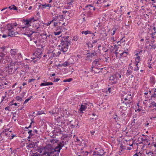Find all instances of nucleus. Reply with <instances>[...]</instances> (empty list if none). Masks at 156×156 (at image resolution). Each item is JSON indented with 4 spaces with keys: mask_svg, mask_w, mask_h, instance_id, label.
Returning a JSON list of instances; mask_svg holds the SVG:
<instances>
[{
    "mask_svg": "<svg viewBox=\"0 0 156 156\" xmlns=\"http://www.w3.org/2000/svg\"><path fill=\"white\" fill-rule=\"evenodd\" d=\"M90 55L91 57H93L94 56H98V54L96 52V51H94L93 52L90 53Z\"/></svg>",
    "mask_w": 156,
    "mask_h": 156,
    "instance_id": "nucleus-23",
    "label": "nucleus"
},
{
    "mask_svg": "<svg viewBox=\"0 0 156 156\" xmlns=\"http://www.w3.org/2000/svg\"><path fill=\"white\" fill-rule=\"evenodd\" d=\"M149 140L147 139L146 138H145L144 139V144L145 145H146L147 144V143L148 142Z\"/></svg>",
    "mask_w": 156,
    "mask_h": 156,
    "instance_id": "nucleus-34",
    "label": "nucleus"
},
{
    "mask_svg": "<svg viewBox=\"0 0 156 156\" xmlns=\"http://www.w3.org/2000/svg\"><path fill=\"white\" fill-rule=\"evenodd\" d=\"M140 58V57L139 56H138L136 58L135 60H136V62L137 63L136 64V66H137V65H138V63L139 62Z\"/></svg>",
    "mask_w": 156,
    "mask_h": 156,
    "instance_id": "nucleus-31",
    "label": "nucleus"
},
{
    "mask_svg": "<svg viewBox=\"0 0 156 156\" xmlns=\"http://www.w3.org/2000/svg\"><path fill=\"white\" fill-rule=\"evenodd\" d=\"M93 155L94 156H102V155L100 154L99 152H98V151H94Z\"/></svg>",
    "mask_w": 156,
    "mask_h": 156,
    "instance_id": "nucleus-18",
    "label": "nucleus"
},
{
    "mask_svg": "<svg viewBox=\"0 0 156 156\" xmlns=\"http://www.w3.org/2000/svg\"><path fill=\"white\" fill-rule=\"evenodd\" d=\"M53 21H58V20L57 18V17L55 16L54 17L53 19Z\"/></svg>",
    "mask_w": 156,
    "mask_h": 156,
    "instance_id": "nucleus-52",
    "label": "nucleus"
},
{
    "mask_svg": "<svg viewBox=\"0 0 156 156\" xmlns=\"http://www.w3.org/2000/svg\"><path fill=\"white\" fill-rule=\"evenodd\" d=\"M53 84V83L52 82H46V83H41V86H48L49 85H52Z\"/></svg>",
    "mask_w": 156,
    "mask_h": 156,
    "instance_id": "nucleus-14",
    "label": "nucleus"
},
{
    "mask_svg": "<svg viewBox=\"0 0 156 156\" xmlns=\"http://www.w3.org/2000/svg\"><path fill=\"white\" fill-rule=\"evenodd\" d=\"M95 6L96 7V8L97 9H100V7H101V5H100L98 4H95Z\"/></svg>",
    "mask_w": 156,
    "mask_h": 156,
    "instance_id": "nucleus-38",
    "label": "nucleus"
},
{
    "mask_svg": "<svg viewBox=\"0 0 156 156\" xmlns=\"http://www.w3.org/2000/svg\"><path fill=\"white\" fill-rule=\"evenodd\" d=\"M35 79H30L28 81V82L29 83H31V82L35 80Z\"/></svg>",
    "mask_w": 156,
    "mask_h": 156,
    "instance_id": "nucleus-48",
    "label": "nucleus"
},
{
    "mask_svg": "<svg viewBox=\"0 0 156 156\" xmlns=\"http://www.w3.org/2000/svg\"><path fill=\"white\" fill-rule=\"evenodd\" d=\"M152 5H153V6L154 7H155V9H156V4L155 3H153Z\"/></svg>",
    "mask_w": 156,
    "mask_h": 156,
    "instance_id": "nucleus-64",
    "label": "nucleus"
},
{
    "mask_svg": "<svg viewBox=\"0 0 156 156\" xmlns=\"http://www.w3.org/2000/svg\"><path fill=\"white\" fill-rule=\"evenodd\" d=\"M96 3L100 5L101 4V0H98Z\"/></svg>",
    "mask_w": 156,
    "mask_h": 156,
    "instance_id": "nucleus-58",
    "label": "nucleus"
},
{
    "mask_svg": "<svg viewBox=\"0 0 156 156\" xmlns=\"http://www.w3.org/2000/svg\"><path fill=\"white\" fill-rule=\"evenodd\" d=\"M97 41H98V40H94L92 41V44H94L95 43H97Z\"/></svg>",
    "mask_w": 156,
    "mask_h": 156,
    "instance_id": "nucleus-61",
    "label": "nucleus"
},
{
    "mask_svg": "<svg viewBox=\"0 0 156 156\" xmlns=\"http://www.w3.org/2000/svg\"><path fill=\"white\" fill-rule=\"evenodd\" d=\"M11 53L12 55H15L16 52L14 51H12V50H11Z\"/></svg>",
    "mask_w": 156,
    "mask_h": 156,
    "instance_id": "nucleus-60",
    "label": "nucleus"
},
{
    "mask_svg": "<svg viewBox=\"0 0 156 156\" xmlns=\"http://www.w3.org/2000/svg\"><path fill=\"white\" fill-rule=\"evenodd\" d=\"M147 154L149 156H156V153L152 151H150Z\"/></svg>",
    "mask_w": 156,
    "mask_h": 156,
    "instance_id": "nucleus-20",
    "label": "nucleus"
},
{
    "mask_svg": "<svg viewBox=\"0 0 156 156\" xmlns=\"http://www.w3.org/2000/svg\"><path fill=\"white\" fill-rule=\"evenodd\" d=\"M87 44L89 48H92L93 47V45H92V44H91L90 42L87 43Z\"/></svg>",
    "mask_w": 156,
    "mask_h": 156,
    "instance_id": "nucleus-28",
    "label": "nucleus"
},
{
    "mask_svg": "<svg viewBox=\"0 0 156 156\" xmlns=\"http://www.w3.org/2000/svg\"><path fill=\"white\" fill-rule=\"evenodd\" d=\"M114 119L115 120H117L118 121H119V116L118 117L117 115H115V116H114Z\"/></svg>",
    "mask_w": 156,
    "mask_h": 156,
    "instance_id": "nucleus-39",
    "label": "nucleus"
},
{
    "mask_svg": "<svg viewBox=\"0 0 156 156\" xmlns=\"http://www.w3.org/2000/svg\"><path fill=\"white\" fill-rule=\"evenodd\" d=\"M63 12L65 13V16H69L70 15V13L67 11H64Z\"/></svg>",
    "mask_w": 156,
    "mask_h": 156,
    "instance_id": "nucleus-40",
    "label": "nucleus"
},
{
    "mask_svg": "<svg viewBox=\"0 0 156 156\" xmlns=\"http://www.w3.org/2000/svg\"><path fill=\"white\" fill-rule=\"evenodd\" d=\"M59 18L58 19V21H62L64 19V17L63 15H59Z\"/></svg>",
    "mask_w": 156,
    "mask_h": 156,
    "instance_id": "nucleus-24",
    "label": "nucleus"
},
{
    "mask_svg": "<svg viewBox=\"0 0 156 156\" xmlns=\"http://www.w3.org/2000/svg\"><path fill=\"white\" fill-rule=\"evenodd\" d=\"M120 94L122 101L124 99L125 101L128 100V101H129L132 97L131 93L129 92L122 91L120 92Z\"/></svg>",
    "mask_w": 156,
    "mask_h": 156,
    "instance_id": "nucleus-3",
    "label": "nucleus"
},
{
    "mask_svg": "<svg viewBox=\"0 0 156 156\" xmlns=\"http://www.w3.org/2000/svg\"><path fill=\"white\" fill-rule=\"evenodd\" d=\"M119 78H117L115 75L111 76L109 78V82L112 84H115L117 83Z\"/></svg>",
    "mask_w": 156,
    "mask_h": 156,
    "instance_id": "nucleus-4",
    "label": "nucleus"
},
{
    "mask_svg": "<svg viewBox=\"0 0 156 156\" xmlns=\"http://www.w3.org/2000/svg\"><path fill=\"white\" fill-rule=\"evenodd\" d=\"M133 71V70L128 69L127 70L126 75L127 76H129L130 75L132 74Z\"/></svg>",
    "mask_w": 156,
    "mask_h": 156,
    "instance_id": "nucleus-22",
    "label": "nucleus"
},
{
    "mask_svg": "<svg viewBox=\"0 0 156 156\" xmlns=\"http://www.w3.org/2000/svg\"><path fill=\"white\" fill-rule=\"evenodd\" d=\"M36 20H35L34 18H31L29 20H26L24 21L25 24L27 25V26L29 27L30 26V24L31 23L32 21L34 22Z\"/></svg>",
    "mask_w": 156,
    "mask_h": 156,
    "instance_id": "nucleus-6",
    "label": "nucleus"
},
{
    "mask_svg": "<svg viewBox=\"0 0 156 156\" xmlns=\"http://www.w3.org/2000/svg\"><path fill=\"white\" fill-rule=\"evenodd\" d=\"M13 68L11 66L8 67V73H12Z\"/></svg>",
    "mask_w": 156,
    "mask_h": 156,
    "instance_id": "nucleus-29",
    "label": "nucleus"
},
{
    "mask_svg": "<svg viewBox=\"0 0 156 156\" xmlns=\"http://www.w3.org/2000/svg\"><path fill=\"white\" fill-rule=\"evenodd\" d=\"M126 116V114L124 113L122 111L120 112V114L119 115V119H122L123 117Z\"/></svg>",
    "mask_w": 156,
    "mask_h": 156,
    "instance_id": "nucleus-11",
    "label": "nucleus"
},
{
    "mask_svg": "<svg viewBox=\"0 0 156 156\" xmlns=\"http://www.w3.org/2000/svg\"><path fill=\"white\" fill-rule=\"evenodd\" d=\"M46 36L45 38V40L47 41V40L50 38V36H51V35L50 34H49L48 35L47 34V36Z\"/></svg>",
    "mask_w": 156,
    "mask_h": 156,
    "instance_id": "nucleus-37",
    "label": "nucleus"
},
{
    "mask_svg": "<svg viewBox=\"0 0 156 156\" xmlns=\"http://www.w3.org/2000/svg\"><path fill=\"white\" fill-rule=\"evenodd\" d=\"M70 65V64L68 62H64L62 64V66H64V67H65L66 66H69Z\"/></svg>",
    "mask_w": 156,
    "mask_h": 156,
    "instance_id": "nucleus-25",
    "label": "nucleus"
},
{
    "mask_svg": "<svg viewBox=\"0 0 156 156\" xmlns=\"http://www.w3.org/2000/svg\"><path fill=\"white\" fill-rule=\"evenodd\" d=\"M58 23L56 22H54V26H55V27L56 26H57L58 25Z\"/></svg>",
    "mask_w": 156,
    "mask_h": 156,
    "instance_id": "nucleus-63",
    "label": "nucleus"
},
{
    "mask_svg": "<svg viewBox=\"0 0 156 156\" xmlns=\"http://www.w3.org/2000/svg\"><path fill=\"white\" fill-rule=\"evenodd\" d=\"M39 33V31L38 30L36 31H33L32 30L31 31V33H30L29 34H26V33H24L23 34L27 35L28 37H30L31 35L32 34L34 33Z\"/></svg>",
    "mask_w": 156,
    "mask_h": 156,
    "instance_id": "nucleus-16",
    "label": "nucleus"
},
{
    "mask_svg": "<svg viewBox=\"0 0 156 156\" xmlns=\"http://www.w3.org/2000/svg\"><path fill=\"white\" fill-rule=\"evenodd\" d=\"M14 101H12L9 104V106H11L13 105H14L15 106H17V103H15L14 104H13L12 103Z\"/></svg>",
    "mask_w": 156,
    "mask_h": 156,
    "instance_id": "nucleus-47",
    "label": "nucleus"
},
{
    "mask_svg": "<svg viewBox=\"0 0 156 156\" xmlns=\"http://www.w3.org/2000/svg\"><path fill=\"white\" fill-rule=\"evenodd\" d=\"M45 149H46L47 153L49 154H55V152H56L57 154H58L60 152V150L61 149V147H59L58 145L55 148L49 147H46Z\"/></svg>",
    "mask_w": 156,
    "mask_h": 156,
    "instance_id": "nucleus-2",
    "label": "nucleus"
},
{
    "mask_svg": "<svg viewBox=\"0 0 156 156\" xmlns=\"http://www.w3.org/2000/svg\"><path fill=\"white\" fill-rule=\"evenodd\" d=\"M9 8L10 9H13L14 10H17L18 8L15 6L14 5H11L9 7Z\"/></svg>",
    "mask_w": 156,
    "mask_h": 156,
    "instance_id": "nucleus-21",
    "label": "nucleus"
},
{
    "mask_svg": "<svg viewBox=\"0 0 156 156\" xmlns=\"http://www.w3.org/2000/svg\"><path fill=\"white\" fill-rule=\"evenodd\" d=\"M128 69H130V70H133V67H132L131 66H130L128 67Z\"/></svg>",
    "mask_w": 156,
    "mask_h": 156,
    "instance_id": "nucleus-57",
    "label": "nucleus"
},
{
    "mask_svg": "<svg viewBox=\"0 0 156 156\" xmlns=\"http://www.w3.org/2000/svg\"><path fill=\"white\" fill-rule=\"evenodd\" d=\"M78 39V37L77 36H75L73 37V40L76 41Z\"/></svg>",
    "mask_w": 156,
    "mask_h": 156,
    "instance_id": "nucleus-44",
    "label": "nucleus"
},
{
    "mask_svg": "<svg viewBox=\"0 0 156 156\" xmlns=\"http://www.w3.org/2000/svg\"><path fill=\"white\" fill-rule=\"evenodd\" d=\"M32 96H30V98H27V99H26L25 100L23 104H25V103H27V102H28L30 99L31 98H32Z\"/></svg>",
    "mask_w": 156,
    "mask_h": 156,
    "instance_id": "nucleus-41",
    "label": "nucleus"
},
{
    "mask_svg": "<svg viewBox=\"0 0 156 156\" xmlns=\"http://www.w3.org/2000/svg\"><path fill=\"white\" fill-rule=\"evenodd\" d=\"M31 156H40V154L37 152H36L35 153H33V155Z\"/></svg>",
    "mask_w": 156,
    "mask_h": 156,
    "instance_id": "nucleus-42",
    "label": "nucleus"
},
{
    "mask_svg": "<svg viewBox=\"0 0 156 156\" xmlns=\"http://www.w3.org/2000/svg\"><path fill=\"white\" fill-rule=\"evenodd\" d=\"M116 29H115V30H114L113 31V32H112V35H114L115 33V31L116 30Z\"/></svg>",
    "mask_w": 156,
    "mask_h": 156,
    "instance_id": "nucleus-62",
    "label": "nucleus"
},
{
    "mask_svg": "<svg viewBox=\"0 0 156 156\" xmlns=\"http://www.w3.org/2000/svg\"><path fill=\"white\" fill-rule=\"evenodd\" d=\"M89 54H90L89 53H87V58L89 59H90V58H91V57H92L91 56H90V55H89Z\"/></svg>",
    "mask_w": 156,
    "mask_h": 156,
    "instance_id": "nucleus-46",
    "label": "nucleus"
},
{
    "mask_svg": "<svg viewBox=\"0 0 156 156\" xmlns=\"http://www.w3.org/2000/svg\"><path fill=\"white\" fill-rule=\"evenodd\" d=\"M32 130H30L28 132V133L29 135V136H32L33 135L35 134V133L34 132H33V133H32Z\"/></svg>",
    "mask_w": 156,
    "mask_h": 156,
    "instance_id": "nucleus-33",
    "label": "nucleus"
},
{
    "mask_svg": "<svg viewBox=\"0 0 156 156\" xmlns=\"http://www.w3.org/2000/svg\"><path fill=\"white\" fill-rule=\"evenodd\" d=\"M151 105L149 106V107H151L152 106H156V103L154 101L152 102L151 103Z\"/></svg>",
    "mask_w": 156,
    "mask_h": 156,
    "instance_id": "nucleus-35",
    "label": "nucleus"
},
{
    "mask_svg": "<svg viewBox=\"0 0 156 156\" xmlns=\"http://www.w3.org/2000/svg\"><path fill=\"white\" fill-rule=\"evenodd\" d=\"M115 75L116 76L117 78H118V77H119L121 78V75L120 74H119V73L116 74Z\"/></svg>",
    "mask_w": 156,
    "mask_h": 156,
    "instance_id": "nucleus-54",
    "label": "nucleus"
},
{
    "mask_svg": "<svg viewBox=\"0 0 156 156\" xmlns=\"http://www.w3.org/2000/svg\"><path fill=\"white\" fill-rule=\"evenodd\" d=\"M152 98H156V88L155 89V90L154 91V93L152 94L151 96Z\"/></svg>",
    "mask_w": 156,
    "mask_h": 156,
    "instance_id": "nucleus-32",
    "label": "nucleus"
},
{
    "mask_svg": "<svg viewBox=\"0 0 156 156\" xmlns=\"http://www.w3.org/2000/svg\"><path fill=\"white\" fill-rule=\"evenodd\" d=\"M18 34V32H15L14 31L12 30L9 31L8 36H10L11 37H13L17 35Z\"/></svg>",
    "mask_w": 156,
    "mask_h": 156,
    "instance_id": "nucleus-7",
    "label": "nucleus"
},
{
    "mask_svg": "<svg viewBox=\"0 0 156 156\" xmlns=\"http://www.w3.org/2000/svg\"><path fill=\"white\" fill-rule=\"evenodd\" d=\"M69 36H66L65 37H63L61 40V48L60 49L63 53L67 51L68 49V47L70 44V41H68V39Z\"/></svg>",
    "mask_w": 156,
    "mask_h": 156,
    "instance_id": "nucleus-1",
    "label": "nucleus"
},
{
    "mask_svg": "<svg viewBox=\"0 0 156 156\" xmlns=\"http://www.w3.org/2000/svg\"><path fill=\"white\" fill-rule=\"evenodd\" d=\"M81 33L82 34H84L85 35H86L88 34H92V32L88 30H87L86 31H83L81 32Z\"/></svg>",
    "mask_w": 156,
    "mask_h": 156,
    "instance_id": "nucleus-17",
    "label": "nucleus"
},
{
    "mask_svg": "<svg viewBox=\"0 0 156 156\" xmlns=\"http://www.w3.org/2000/svg\"><path fill=\"white\" fill-rule=\"evenodd\" d=\"M101 58H98L97 59H96L94 60L93 63V64L96 65V64H100V63H99V61L101 60Z\"/></svg>",
    "mask_w": 156,
    "mask_h": 156,
    "instance_id": "nucleus-13",
    "label": "nucleus"
},
{
    "mask_svg": "<svg viewBox=\"0 0 156 156\" xmlns=\"http://www.w3.org/2000/svg\"><path fill=\"white\" fill-rule=\"evenodd\" d=\"M23 66L24 67L25 66V68L26 70L28 69H29V66H28L27 65H23Z\"/></svg>",
    "mask_w": 156,
    "mask_h": 156,
    "instance_id": "nucleus-55",
    "label": "nucleus"
},
{
    "mask_svg": "<svg viewBox=\"0 0 156 156\" xmlns=\"http://www.w3.org/2000/svg\"><path fill=\"white\" fill-rule=\"evenodd\" d=\"M7 27L8 30L9 31H12V30L14 29L12 25L11 24H8L7 25Z\"/></svg>",
    "mask_w": 156,
    "mask_h": 156,
    "instance_id": "nucleus-19",
    "label": "nucleus"
},
{
    "mask_svg": "<svg viewBox=\"0 0 156 156\" xmlns=\"http://www.w3.org/2000/svg\"><path fill=\"white\" fill-rule=\"evenodd\" d=\"M41 35L47 36V34L46 32H44V33L41 34Z\"/></svg>",
    "mask_w": 156,
    "mask_h": 156,
    "instance_id": "nucleus-59",
    "label": "nucleus"
},
{
    "mask_svg": "<svg viewBox=\"0 0 156 156\" xmlns=\"http://www.w3.org/2000/svg\"><path fill=\"white\" fill-rule=\"evenodd\" d=\"M151 82L153 84H154L155 83V79L154 77L152 76L150 78Z\"/></svg>",
    "mask_w": 156,
    "mask_h": 156,
    "instance_id": "nucleus-26",
    "label": "nucleus"
},
{
    "mask_svg": "<svg viewBox=\"0 0 156 156\" xmlns=\"http://www.w3.org/2000/svg\"><path fill=\"white\" fill-rule=\"evenodd\" d=\"M61 33V31L54 32V34L55 35H59Z\"/></svg>",
    "mask_w": 156,
    "mask_h": 156,
    "instance_id": "nucleus-45",
    "label": "nucleus"
},
{
    "mask_svg": "<svg viewBox=\"0 0 156 156\" xmlns=\"http://www.w3.org/2000/svg\"><path fill=\"white\" fill-rule=\"evenodd\" d=\"M132 103L131 101V100H130V101H129V102H126L125 103V104L127 106V107H130V104Z\"/></svg>",
    "mask_w": 156,
    "mask_h": 156,
    "instance_id": "nucleus-36",
    "label": "nucleus"
},
{
    "mask_svg": "<svg viewBox=\"0 0 156 156\" xmlns=\"http://www.w3.org/2000/svg\"><path fill=\"white\" fill-rule=\"evenodd\" d=\"M41 5H42V6L44 7V8H46L47 7H51V4H45L44 5H40V6L39 5V7H40V6Z\"/></svg>",
    "mask_w": 156,
    "mask_h": 156,
    "instance_id": "nucleus-27",
    "label": "nucleus"
},
{
    "mask_svg": "<svg viewBox=\"0 0 156 156\" xmlns=\"http://www.w3.org/2000/svg\"><path fill=\"white\" fill-rule=\"evenodd\" d=\"M42 154L44 156H56L55 154H49L47 153L46 149H45Z\"/></svg>",
    "mask_w": 156,
    "mask_h": 156,
    "instance_id": "nucleus-9",
    "label": "nucleus"
},
{
    "mask_svg": "<svg viewBox=\"0 0 156 156\" xmlns=\"http://www.w3.org/2000/svg\"><path fill=\"white\" fill-rule=\"evenodd\" d=\"M43 114L42 112L39 111L37 112V113L36 114L37 115H40Z\"/></svg>",
    "mask_w": 156,
    "mask_h": 156,
    "instance_id": "nucleus-49",
    "label": "nucleus"
},
{
    "mask_svg": "<svg viewBox=\"0 0 156 156\" xmlns=\"http://www.w3.org/2000/svg\"><path fill=\"white\" fill-rule=\"evenodd\" d=\"M60 80L59 78H57L56 79L54 78V82H58Z\"/></svg>",
    "mask_w": 156,
    "mask_h": 156,
    "instance_id": "nucleus-56",
    "label": "nucleus"
},
{
    "mask_svg": "<svg viewBox=\"0 0 156 156\" xmlns=\"http://www.w3.org/2000/svg\"><path fill=\"white\" fill-rule=\"evenodd\" d=\"M128 51V49H127V51H126L125 50L123 51V52L120 54V56H124L126 57L128 54V52L127 51Z\"/></svg>",
    "mask_w": 156,
    "mask_h": 156,
    "instance_id": "nucleus-15",
    "label": "nucleus"
},
{
    "mask_svg": "<svg viewBox=\"0 0 156 156\" xmlns=\"http://www.w3.org/2000/svg\"><path fill=\"white\" fill-rule=\"evenodd\" d=\"M58 145L59 147H61V148L63 147L64 146V144H62L61 142H60V144H58Z\"/></svg>",
    "mask_w": 156,
    "mask_h": 156,
    "instance_id": "nucleus-51",
    "label": "nucleus"
},
{
    "mask_svg": "<svg viewBox=\"0 0 156 156\" xmlns=\"http://www.w3.org/2000/svg\"><path fill=\"white\" fill-rule=\"evenodd\" d=\"M16 99L17 100L20 101H21L23 100L22 98L19 96L16 97Z\"/></svg>",
    "mask_w": 156,
    "mask_h": 156,
    "instance_id": "nucleus-43",
    "label": "nucleus"
},
{
    "mask_svg": "<svg viewBox=\"0 0 156 156\" xmlns=\"http://www.w3.org/2000/svg\"><path fill=\"white\" fill-rule=\"evenodd\" d=\"M9 129H5L3 130V132H2L3 133H5L7 132H8V131H9Z\"/></svg>",
    "mask_w": 156,
    "mask_h": 156,
    "instance_id": "nucleus-53",
    "label": "nucleus"
},
{
    "mask_svg": "<svg viewBox=\"0 0 156 156\" xmlns=\"http://www.w3.org/2000/svg\"><path fill=\"white\" fill-rule=\"evenodd\" d=\"M33 27L34 28V30L35 29V30L34 31L38 30L39 33V32L41 31V28L38 24H34L33 25Z\"/></svg>",
    "mask_w": 156,
    "mask_h": 156,
    "instance_id": "nucleus-10",
    "label": "nucleus"
},
{
    "mask_svg": "<svg viewBox=\"0 0 156 156\" xmlns=\"http://www.w3.org/2000/svg\"><path fill=\"white\" fill-rule=\"evenodd\" d=\"M50 142L51 143H56V141L54 139H51L50 140Z\"/></svg>",
    "mask_w": 156,
    "mask_h": 156,
    "instance_id": "nucleus-50",
    "label": "nucleus"
},
{
    "mask_svg": "<svg viewBox=\"0 0 156 156\" xmlns=\"http://www.w3.org/2000/svg\"><path fill=\"white\" fill-rule=\"evenodd\" d=\"M29 143H27L28 145L27 147L30 148H34L35 146V143L32 141H30V140H28Z\"/></svg>",
    "mask_w": 156,
    "mask_h": 156,
    "instance_id": "nucleus-8",
    "label": "nucleus"
},
{
    "mask_svg": "<svg viewBox=\"0 0 156 156\" xmlns=\"http://www.w3.org/2000/svg\"><path fill=\"white\" fill-rule=\"evenodd\" d=\"M87 108V104L84 103L83 104L81 105L79 111L80 113H83V111H85Z\"/></svg>",
    "mask_w": 156,
    "mask_h": 156,
    "instance_id": "nucleus-5",
    "label": "nucleus"
},
{
    "mask_svg": "<svg viewBox=\"0 0 156 156\" xmlns=\"http://www.w3.org/2000/svg\"><path fill=\"white\" fill-rule=\"evenodd\" d=\"M73 80V79L72 78H70L66 80H65L63 81V82H71Z\"/></svg>",
    "mask_w": 156,
    "mask_h": 156,
    "instance_id": "nucleus-30",
    "label": "nucleus"
},
{
    "mask_svg": "<svg viewBox=\"0 0 156 156\" xmlns=\"http://www.w3.org/2000/svg\"><path fill=\"white\" fill-rule=\"evenodd\" d=\"M155 40H153L152 41H151V44L149 45V46H150L151 47V49H152L154 48L155 49L156 48V45L155 44H154L153 43H154Z\"/></svg>",
    "mask_w": 156,
    "mask_h": 156,
    "instance_id": "nucleus-12",
    "label": "nucleus"
}]
</instances>
